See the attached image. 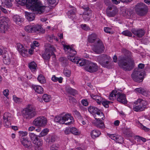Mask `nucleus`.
Listing matches in <instances>:
<instances>
[{
  "mask_svg": "<svg viewBox=\"0 0 150 150\" xmlns=\"http://www.w3.org/2000/svg\"><path fill=\"white\" fill-rule=\"evenodd\" d=\"M18 3L22 5H25L29 8L33 10V13L25 12L26 19L29 21H32L35 18V14H41L45 11L46 6H43L38 0H17Z\"/></svg>",
  "mask_w": 150,
  "mask_h": 150,
  "instance_id": "f257e3e1",
  "label": "nucleus"
},
{
  "mask_svg": "<svg viewBox=\"0 0 150 150\" xmlns=\"http://www.w3.org/2000/svg\"><path fill=\"white\" fill-rule=\"evenodd\" d=\"M122 52L125 54L128 53L129 55H121L118 57V62L119 67L125 71H130L134 67V62L132 56L129 55L130 52L125 49H122Z\"/></svg>",
  "mask_w": 150,
  "mask_h": 150,
  "instance_id": "f03ea898",
  "label": "nucleus"
},
{
  "mask_svg": "<svg viewBox=\"0 0 150 150\" xmlns=\"http://www.w3.org/2000/svg\"><path fill=\"white\" fill-rule=\"evenodd\" d=\"M23 116L27 119H30L36 114L35 108L32 105L28 104L22 111Z\"/></svg>",
  "mask_w": 150,
  "mask_h": 150,
  "instance_id": "7ed1b4c3",
  "label": "nucleus"
},
{
  "mask_svg": "<svg viewBox=\"0 0 150 150\" xmlns=\"http://www.w3.org/2000/svg\"><path fill=\"white\" fill-rule=\"evenodd\" d=\"M55 122L60 124H65L66 125H69L72 124L74 118L70 115L67 114L63 116H56L54 119Z\"/></svg>",
  "mask_w": 150,
  "mask_h": 150,
  "instance_id": "20e7f679",
  "label": "nucleus"
},
{
  "mask_svg": "<svg viewBox=\"0 0 150 150\" xmlns=\"http://www.w3.org/2000/svg\"><path fill=\"white\" fill-rule=\"evenodd\" d=\"M111 57L106 54H103L98 56L97 60L99 63L103 67L108 69L112 68L110 63Z\"/></svg>",
  "mask_w": 150,
  "mask_h": 150,
  "instance_id": "39448f33",
  "label": "nucleus"
},
{
  "mask_svg": "<svg viewBox=\"0 0 150 150\" xmlns=\"http://www.w3.org/2000/svg\"><path fill=\"white\" fill-rule=\"evenodd\" d=\"M147 105L146 101L141 98H139L134 103L133 110L136 112L143 111L146 108Z\"/></svg>",
  "mask_w": 150,
  "mask_h": 150,
  "instance_id": "423d86ee",
  "label": "nucleus"
},
{
  "mask_svg": "<svg viewBox=\"0 0 150 150\" xmlns=\"http://www.w3.org/2000/svg\"><path fill=\"white\" fill-rule=\"evenodd\" d=\"M146 75L144 71H139L138 69H134L131 74V77L134 81L140 82L143 81Z\"/></svg>",
  "mask_w": 150,
  "mask_h": 150,
  "instance_id": "0eeeda50",
  "label": "nucleus"
},
{
  "mask_svg": "<svg viewBox=\"0 0 150 150\" xmlns=\"http://www.w3.org/2000/svg\"><path fill=\"white\" fill-rule=\"evenodd\" d=\"M105 116L101 112L100 110L95 115V118L97 120L95 125L98 128L103 129L105 127L104 122L102 120H103Z\"/></svg>",
  "mask_w": 150,
  "mask_h": 150,
  "instance_id": "6e6552de",
  "label": "nucleus"
},
{
  "mask_svg": "<svg viewBox=\"0 0 150 150\" xmlns=\"http://www.w3.org/2000/svg\"><path fill=\"white\" fill-rule=\"evenodd\" d=\"M136 12L140 16H143L145 15L147 12V7L143 3L137 4L135 7Z\"/></svg>",
  "mask_w": 150,
  "mask_h": 150,
  "instance_id": "1a4fd4ad",
  "label": "nucleus"
},
{
  "mask_svg": "<svg viewBox=\"0 0 150 150\" xmlns=\"http://www.w3.org/2000/svg\"><path fill=\"white\" fill-rule=\"evenodd\" d=\"M110 96L112 97L115 96L117 98V100L123 104H126L127 100L125 94L117 93L115 91H113L110 94Z\"/></svg>",
  "mask_w": 150,
  "mask_h": 150,
  "instance_id": "9d476101",
  "label": "nucleus"
},
{
  "mask_svg": "<svg viewBox=\"0 0 150 150\" xmlns=\"http://www.w3.org/2000/svg\"><path fill=\"white\" fill-rule=\"evenodd\" d=\"M84 68L86 71L91 73H93L98 71V67L96 63L88 61L84 66Z\"/></svg>",
  "mask_w": 150,
  "mask_h": 150,
  "instance_id": "9b49d317",
  "label": "nucleus"
},
{
  "mask_svg": "<svg viewBox=\"0 0 150 150\" xmlns=\"http://www.w3.org/2000/svg\"><path fill=\"white\" fill-rule=\"evenodd\" d=\"M33 124L35 126L40 127H43L46 125L47 120L43 116L37 117L33 121Z\"/></svg>",
  "mask_w": 150,
  "mask_h": 150,
  "instance_id": "f8f14e48",
  "label": "nucleus"
},
{
  "mask_svg": "<svg viewBox=\"0 0 150 150\" xmlns=\"http://www.w3.org/2000/svg\"><path fill=\"white\" fill-rule=\"evenodd\" d=\"M97 43L92 48V50L96 53L100 54L104 51L105 47L102 42L100 40H97Z\"/></svg>",
  "mask_w": 150,
  "mask_h": 150,
  "instance_id": "ddd939ff",
  "label": "nucleus"
},
{
  "mask_svg": "<svg viewBox=\"0 0 150 150\" xmlns=\"http://www.w3.org/2000/svg\"><path fill=\"white\" fill-rule=\"evenodd\" d=\"M117 8L114 6H109L106 10L107 15L109 17H113L115 16L118 12Z\"/></svg>",
  "mask_w": 150,
  "mask_h": 150,
  "instance_id": "4468645a",
  "label": "nucleus"
},
{
  "mask_svg": "<svg viewBox=\"0 0 150 150\" xmlns=\"http://www.w3.org/2000/svg\"><path fill=\"white\" fill-rule=\"evenodd\" d=\"M8 19L7 18L4 17H0V32L5 33L8 28L6 23V20Z\"/></svg>",
  "mask_w": 150,
  "mask_h": 150,
  "instance_id": "2eb2a0df",
  "label": "nucleus"
},
{
  "mask_svg": "<svg viewBox=\"0 0 150 150\" xmlns=\"http://www.w3.org/2000/svg\"><path fill=\"white\" fill-rule=\"evenodd\" d=\"M16 47L17 50L23 57H25L27 55V50L25 48L23 45L20 43H17L16 44Z\"/></svg>",
  "mask_w": 150,
  "mask_h": 150,
  "instance_id": "dca6fc26",
  "label": "nucleus"
},
{
  "mask_svg": "<svg viewBox=\"0 0 150 150\" xmlns=\"http://www.w3.org/2000/svg\"><path fill=\"white\" fill-rule=\"evenodd\" d=\"M132 33L139 38L142 37L145 33V31L142 29L133 28L131 30Z\"/></svg>",
  "mask_w": 150,
  "mask_h": 150,
  "instance_id": "f3484780",
  "label": "nucleus"
},
{
  "mask_svg": "<svg viewBox=\"0 0 150 150\" xmlns=\"http://www.w3.org/2000/svg\"><path fill=\"white\" fill-rule=\"evenodd\" d=\"M3 61L4 64L8 65L11 63L12 57V55L10 53H5L3 55Z\"/></svg>",
  "mask_w": 150,
  "mask_h": 150,
  "instance_id": "a211bd4d",
  "label": "nucleus"
},
{
  "mask_svg": "<svg viewBox=\"0 0 150 150\" xmlns=\"http://www.w3.org/2000/svg\"><path fill=\"white\" fill-rule=\"evenodd\" d=\"M69 7L70 8H73L72 9L68 11L67 14L69 18L72 20H73L76 17L75 12L76 8L72 6L69 5Z\"/></svg>",
  "mask_w": 150,
  "mask_h": 150,
  "instance_id": "6ab92c4d",
  "label": "nucleus"
},
{
  "mask_svg": "<svg viewBox=\"0 0 150 150\" xmlns=\"http://www.w3.org/2000/svg\"><path fill=\"white\" fill-rule=\"evenodd\" d=\"M49 47L48 48V50L47 52H50L52 54L55 56L54 52L56 51V50L55 48L54 47L53 45L49 44V43H47L45 45V50L46 51V48L47 47Z\"/></svg>",
  "mask_w": 150,
  "mask_h": 150,
  "instance_id": "aec40b11",
  "label": "nucleus"
},
{
  "mask_svg": "<svg viewBox=\"0 0 150 150\" xmlns=\"http://www.w3.org/2000/svg\"><path fill=\"white\" fill-rule=\"evenodd\" d=\"M21 141L22 144L24 146L28 148H30L31 145V142L28 139L23 137L21 139Z\"/></svg>",
  "mask_w": 150,
  "mask_h": 150,
  "instance_id": "412c9836",
  "label": "nucleus"
},
{
  "mask_svg": "<svg viewBox=\"0 0 150 150\" xmlns=\"http://www.w3.org/2000/svg\"><path fill=\"white\" fill-rule=\"evenodd\" d=\"M135 91L142 95L146 96H147L150 93L149 91L142 88H136L135 89Z\"/></svg>",
  "mask_w": 150,
  "mask_h": 150,
  "instance_id": "4be33fe9",
  "label": "nucleus"
},
{
  "mask_svg": "<svg viewBox=\"0 0 150 150\" xmlns=\"http://www.w3.org/2000/svg\"><path fill=\"white\" fill-rule=\"evenodd\" d=\"M88 110L91 113L95 115L100 110L96 107L92 106H90L88 108Z\"/></svg>",
  "mask_w": 150,
  "mask_h": 150,
  "instance_id": "5701e85b",
  "label": "nucleus"
},
{
  "mask_svg": "<svg viewBox=\"0 0 150 150\" xmlns=\"http://www.w3.org/2000/svg\"><path fill=\"white\" fill-rule=\"evenodd\" d=\"M45 140L46 142V144L49 145L55 141V138L53 136H48L46 137Z\"/></svg>",
  "mask_w": 150,
  "mask_h": 150,
  "instance_id": "b1692460",
  "label": "nucleus"
},
{
  "mask_svg": "<svg viewBox=\"0 0 150 150\" xmlns=\"http://www.w3.org/2000/svg\"><path fill=\"white\" fill-rule=\"evenodd\" d=\"M64 48L67 49V50L70 53L69 55L74 56L76 54V52L74 49L70 47L69 46L65 45L64 46Z\"/></svg>",
  "mask_w": 150,
  "mask_h": 150,
  "instance_id": "393cba45",
  "label": "nucleus"
},
{
  "mask_svg": "<svg viewBox=\"0 0 150 150\" xmlns=\"http://www.w3.org/2000/svg\"><path fill=\"white\" fill-rule=\"evenodd\" d=\"M13 21L17 24H20L23 21V19L20 16L14 15L13 17Z\"/></svg>",
  "mask_w": 150,
  "mask_h": 150,
  "instance_id": "a878e982",
  "label": "nucleus"
},
{
  "mask_svg": "<svg viewBox=\"0 0 150 150\" xmlns=\"http://www.w3.org/2000/svg\"><path fill=\"white\" fill-rule=\"evenodd\" d=\"M32 87L36 92L39 94H41L43 92V89L40 86L33 85Z\"/></svg>",
  "mask_w": 150,
  "mask_h": 150,
  "instance_id": "bb28decb",
  "label": "nucleus"
},
{
  "mask_svg": "<svg viewBox=\"0 0 150 150\" xmlns=\"http://www.w3.org/2000/svg\"><path fill=\"white\" fill-rule=\"evenodd\" d=\"M44 31L42 27L39 25H33V33L36 32L44 33Z\"/></svg>",
  "mask_w": 150,
  "mask_h": 150,
  "instance_id": "cd10ccee",
  "label": "nucleus"
},
{
  "mask_svg": "<svg viewBox=\"0 0 150 150\" xmlns=\"http://www.w3.org/2000/svg\"><path fill=\"white\" fill-rule=\"evenodd\" d=\"M97 35L95 33H92L88 36V40L89 42L92 43L96 40V41L98 40L96 39ZM99 39H98V40Z\"/></svg>",
  "mask_w": 150,
  "mask_h": 150,
  "instance_id": "c85d7f7f",
  "label": "nucleus"
},
{
  "mask_svg": "<svg viewBox=\"0 0 150 150\" xmlns=\"http://www.w3.org/2000/svg\"><path fill=\"white\" fill-rule=\"evenodd\" d=\"M47 48H46V51L45 50V51L42 54V57L43 58L46 60H48L50 58V56L51 55H53L52 54V53L50 52H47L48 50V48L49 47H47Z\"/></svg>",
  "mask_w": 150,
  "mask_h": 150,
  "instance_id": "c756f323",
  "label": "nucleus"
},
{
  "mask_svg": "<svg viewBox=\"0 0 150 150\" xmlns=\"http://www.w3.org/2000/svg\"><path fill=\"white\" fill-rule=\"evenodd\" d=\"M88 61L84 59H77L76 61V64L79 66H85L87 63Z\"/></svg>",
  "mask_w": 150,
  "mask_h": 150,
  "instance_id": "7c9ffc66",
  "label": "nucleus"
},
{
  "mask_svg": "<svg viewBox=\"0 0 150 150\" xmlns=\"http://www.w3.org/2000/svg\"><path fill=\"white\" fill-rule=\"evenodd\" d=\"M90 96L92 98L96 100L98 104H101V101L103 99L100 96L93 94H91Z\"/></svg>",
  "mask_w": 150,
  "mask_h": 150,
  "instance_id": "2f4dec72",
  "label": "nucleus"
},
{
  "mask_svg": "<svg viewBox=\"0 0 150 150\" xmlns=\"http://www.w3.org/2000/svg\"><path fill=\"white\" fill-rule=\"evenodd\" d=\"M92 137L95 138L98 137L101 134V132L99 130L94 129L92 131L91 133Z\"/></svg>",
  "mask_w": 150,
  "mask_h": 150,
  "instance_id": "473e14b6",
  "label": "nucleus"
},
{
  "mask_svg": "<svg viewBox=\"0 0 150 150\" xmlns=\"http://www.w3.org/2000/svg\"><path fill=\"white\" fill-rule=\"evenodd\" d=\"M67 92L71 95L74 96L77 93V91L69 87H67L65 88Z\"/></svg>",
  "mask_w": 150,
  "mask_h": 150,
  "instance_id": "72a5a7b5",
  "label": "nucleus"
},
{
  "mask_svg": "<svg viewBox=\"0 0 150 150\" xmlns=\"http://www.w3.org/2000/svg\"><path fill=\"white\" fill-rule=\"evenodd\" d=\"M82 7L84 9V11L83 13L84 15L88 16L91 13V10L87 6H82Z\"/></svg>",
  "mask_w": 150,
  "mask_h": 150,
  "instance_id": "f704fd0d",
  "label": "nucleus"
},
{
  "mask_svg": "<svg viewBox=\"0 0 150 150\" xmlns=\"http://www.w3.org/2000/svg\"><path fill=\"white\" fill-rule=\"evenodd\" d=\"M33 143L38 146H41L43 144V142L41 139L40 138H38V137L33 141Z\"/></svg>",
  "mask_w": 150,
  "mask_h": 150,
  "instance_id": "c9c22d12",
  "label": "nucleus"
},
{
  "mask_svg": "<svg viewBox=\"0 0 150 150\" xmlns=\"http://www.w3.org/2000/svg\"><path fill=\"white\" fill-rule=\"evenodd\" d=\"M70 132L72 134L75 135H79L81 133L75 127H72L70 129Z\"/></svg>",
  "mask_w": 150,
  "mask_h": 150,
  "instance_id": "e433bc0d",
  "label": "nucleus"
},
{
  "mask_svg": "<svg viewBox=\"0 0 150 150\" xmlns=\"http://www.w3.org/2000/svg\"><path fill=\"white\" fill-rule=\"evenodd\" d=\"M38 81L41 83H44L46 82L45 78L42 74H40L37 78Z\"/></svg>",
  "mask_w": 150,
  "mask_h": 150,
  "instance_id": "4c0bfd02",
  "label": "nucleus"
},
{
  "mask_svg": "<svg viewBox=\"0 0 150 150\" xmlns=\"http://www.w3.org/2000/svg\"><path fill=\"white\" fill-rule=\"evenodd\" d=\"M11 115L8 112L5 113L4 115L3 119L4 122H6V120L8 121L11 120Z\"/></svg>",
  "mask_w": 150,
  "mask_h": 150,
  "instance_id": "58836bf2",
  "label": "nucleus"
},
{
  "mask_svg": "<svg viewBox=\"0 0 150 150\" xmlns=\"http://www.w3.org/2000/svg\"><path fill=\"white\" fill-rule=\"evenodd\" d=\"M37 64L34 62H30L29 64V67L32 71H34L36 69Z\"/></svg>",
  "mask_w": 150,
  "mask_h": 150,
  "instance_id": "ea45409f",
  "label": "nucleus"
},
{
  "mask_svg": "<svg viewBox=\"0 0 150 150\" xmlns=\"http://www.w3.org/2000/svg\"><path fill=\"white\" fill-rule=\"evenodd\" d=\"M51 79L54 82H56L58 81L59 83H62L63 78L61 77L58 78L56 77L55 75H54L52 77Z\"/></svg>",
  "mask_w": 150,
  "mask_h": 150,
  "instance_id": "a19ab883",
  "label": "nucleus"
},
{
  "mask_svg": "<svg viewBox=\"0 0 150 150\" xmlns=\"http://www.w3.org/2000/svg\"><path fill=\"white\" fill-rule=\"evenodd\" d=\"M42 98L45 102H48L51 100V97L50 95L45 94L43 95Z\"/></svg>",
  "mask_w": 150,
  "mask_h": 150,
  "instance_id": "79ce46f5",
  "label": "nucleus"
},
{
  "mask_svg": "<svg viewBox=\"0 0 150 150\" xmlns=\"http://www.w3.org/2000/svg\"><path fill=\"white\" fill-rule=\"evenodd\" d=\"M123 141L124 138L122 137L120 135H117L115 141L118 143L122 144L123 142Z\"/></svg>",
  "mask_w": 150,
  "mask_h": 150,
  "instance_id": "37998d69",
  "label": "nucleus"
},
{
  "mask_svg": "<svg viewBox=\"0 0 150 150\" xmlns=\"http://www.w3.org/2000/svg\"><path fill=\"white\" fill-rule=\"evenodd\" d=\"M48 131V130L47 129H44L40 133L39 136L42 137L46 135Z\"/></svg>",
  "mask_w": 150,
  "mask_h": 150,
  "instance_id": "c03bdc74",
  "label": "nucleus"
},
{
  "mask_svg": "<svg viewBox=\"0 0 150 150\" xmlns=\"http://www.w3.org/2000/svg\"><path fill=\"white\" fill-rule=\"evenodd\" d=\"M122 33L125 36L128 37H131L132 35L131 32L127 30L124 31L122 32Z\"/></svg>",
  "mask_w": 150,
  "mask_h": 150,
  "instance_id": "a18cd8bd",
  "label": "nucleus"
},
{
  "mask_svg": "<svg viewBox=\"0 0 150 150\" xmlns=\"http://www.w3.org/2000/svg\"><path fill=\"white\" fill-rule=\"evenodd\" d=\"M33 25H27L25 28L26 31L29 33H33Z\"/></svg>",
  "mask_w": 150,
  "mask_h": 150,
  "instance_id": "49530a36",
  "label": "nucleus"
},
{
  "mask_svg": "<svg viewBox=\"0 0 150 150\" xmlns=\"http://www.w3.org/2000/svg\"><path fill=\"white\" fill-rule=\"evenodd\" d=\"M29 136L30 137V138L33 141V142L38 137V136H37L34 133H29Z\"/></svg>",
  "mask_w": 150,
  "mask_h": 150,
  "instance_id": "de8ad7c7",
  "label": "nucleus"
},
{
  "mask_svg": "<svg viewBox=\"0 0 150 150\" xmlns=\"http://www.w3.org/2000/svg\"><path fill=\"white\" fill-rule=\"evenodd\" d=\"M110 102L106 100H103L101 101V103H102L103 105L105 108H108L109 107V103Z\"/></svg>",
  "mask_w": 150,
  "mask_h": 150,
  "instance_id": "09e8293b",
  "label": "nucleus"
},
{
  "mask_svg": "<svg viewBox=\"0 0 150 150\" xmlns=\"http://www.w3.org/2000/svg\"><path fill=\"white\" fill-rule=\"evenodd\" d=\"M13 98L14 101L17 103H21L23 101L22 99H21L20 98H18L16 97L15 96H13Z\"/></svg>",
  "mask_w": 150,
  "mask_h": 150,
  "instance_id": "8fccbe9b",
  "label": "nucleus"
},
{
  "mask_svg": "<svg viewBox=\"0 0 150 150\" xmlns=\"http://www.w3.org/2000/svg\"><path fill=\"white\" fill-rule=\"evenodd\" d=\"M68 58L69 60L74 62H76L77 60V59L74 57V56L71 55H69L68 56Z\"/></svg>",
  "mask_w": 150,
  "mask_h": 150,
  "instance_id": "3c124183",
  "label": "nucleus"
},
{
  "mask_svg": "<svg viewBox=\"0 0 150 150\" xmlns=\"http://www.w3.org/2000/svg\"><path fill=\"white\" fill-rule=\"evenodd\" d=\"M139 127L140 128L142 129L145 131H148L149 129L146 127L145 126H144L142 123H139Z\"/></svg>",
  "mask_w": 150,
  "mask_h": 150,
  "instance_id": "603ef678",
  "label": "nucleus"
},
{
  "mask_svg": "<svg viewBox=\"0 0 150 150\" xmlns=\"http://www.w3.org/2000/svg\"><path fill=\"white\" fill-rule=\"evenodd\" d=\"M59 146L58 144H54L50 147L51 150H57Z\"/></svg>",
  "mask_w": 150,
  "mask_h": 150,
  "instance_id": "864d4df0",
  "label": "nucleus"
},
{
  "mask_svg": "<svg viewBox=\"0 0 150 150\" xmlns=\"http://www.w3.org/2000/svg\"><path fill=\"white\" fill-rule=\"evenodd\" d=\"M144 64L140 63L138 65V68H136L134 69H138L139 71H144L143 70H142V69L144 68Z\"/></svg>",
  "mask_w": 150,
  "mask_h": 150,
  "instance_id": "5fc2aeb1",
  "label": "nucleus"
},
{
  "mask_svg": "<svg viewBox=\"0 0 150 150\" xmlns=\"http://www.w3.org/2000/svg\"><path fill=\"white\" fill-rule=\"evenodd\" d=\"M64 74L68 77H69L70 76L71 74V71L67 69H65L64 71Z\"/></svg>",
  "mask_w": 150,
  "mask_h": 150,
  "instance_id": "6e6d98bb",
  "label": "nucleus"
},
{
  "mask_svg": "<svg viewBox=\"0 0 150 150\" xmlns=\"http://www.w3.org/2000/svg\"><path fill=\"white\" fill-rule=\"evenodd\" d=\"M107 135L111 139L115 141L117 135L115 134H110L107 133Z\"/></svg>",
  "mask_w": 150,
  "mask_h": 150,
  "instance_id": "4d7b16f0",
  "label": "nucleus"
},
{
  "mask_svg": "<svg viewBox=\"0 0 150 150\" xmlns=\"http://www.w3.org/2000/svg\"><path fill=\"white\" fill-rule=\"evenodd\" d=\"M104 2L105 4L108 7L113 6L110 0H104Z\"/></svg>",
  "mask_w": 150,
  "mask_h": 150,
  "instance_id": "13d9d810",
  "label": "nucleus"
},
{
  "mask_svg": "<svg viewBox=\"0 0 150 150\" xmlns=\"http://www.w3.org/2000/svg\"><path fill=\"white\" fill-rule=\"evenodd\" d=\"M81 26L82 29L85 30H90V28L86 24H82Z\"/></svg>",
  "mask_w": 150,
  "mask_h": 150,
  "instance_id": "bf43d9fd",
  "label": "nucleus"
},
{
  "mask_svg": "<svg viewBox=\"0 0 150 150\" xmlns=\"http://www.w3.org/2000/svg\"><path fill=\"white\" fill-rule=\"evenodd\" d=\"M54 37V36L53 35H48L47 36V40L50 42H52V40L53 39V38Z\"/></svg>",
  "mask_w": 150,
  "mask_h": 150,
  "instance_id": "052dcab7",
  "label": "nucleus"
},
{
  "mask_svg": "<svg viewBox=\"0 0 150 150\" xmlns=\"http://www.w3.org/2000/svg\"><path fill=\"white\" fill-rule=\"evenodd\" d=\"M5 5L7 7L9 8L12 6V3L11 2L6 0L5 1Z\"/></svg>",
  "mask_w": 150,
  "mask_h": 150,
  "instance_id": "680f3d73",
  "label": "nucleus"
},
{
  "mask_svg": "<svg viewBox=\"0 0 150 150\" xmlns=\"http://www.w3.org/2000/svg\"><path fill=\"white\" fill-rule=\"evenodd\" d=\"M81 103L85 106H87L88 105V102L86 99H83L81 100Z\"/></svg>",
  "mask_w": 150,
  "mask_h": 150,
  "instance_id": "e2e57ef3",
  "label": "nucleus"
},
{
  "mask_svg": "<svg viewBox=\"0 0 150 150\" xmlns=\"http://www.w3.org/2000/svg\"><path fill=\"white\" fill-rule=\"evenodd\" d=\"M20 135L22 137H24L26 136L28 134V132L26 131H20L19 132Z\"/></svg>",
  "mask_w": 150,
  "mask_h": 150,
  "instance_id": "0e129e2a",
  "label": "nucleus"
},
{
  "mask_svg": "<svg viewBox=\"0 0 150 150\" xmlns=\"http://www.w3.org/2000/svg\"><path fill=\"white\" fill-rule=\"evenodd\" d=\"M111 30V28L108 27H105L104 28V31L106 33H110Z\"/></svg>",
  "mask_w": 150,
  "mask_h": 150,
  "instance_id": "69168bd1",
  "label": "nucleus"
},
{
  "mask_svg": "<svg viewBox=\"0 0 150 150\" xmlns=\"http://www.w3.org/2000/svg\"><path fill=\"white\" fill-rule=\"evenodd\" d=\"M6 121V122H5V123H4V125L7 127H9L11 125L10 120H8V121Z\"/></svg>",
  "mask_w": 150,
  "mask_h": 150,
  "instance_id": "338daca9",
  "label": "nucleus"
},
{
  "mask_svg": "<svg viewBox=\"0 0 150 150\" xmlns=\"http://www.w3.org/2000/svg\"><path fill=\"white\" fill-rule=\"evenodd\" d=\"M9 91L8 89H5L3 91V93L6 97L7 96L9 95Z\"/></svg>",
  "mask_w": 150,
  "mask_h": 150,
  "instance_id": "774afa93",
  "label": "nucleus"
}]
</instances>
